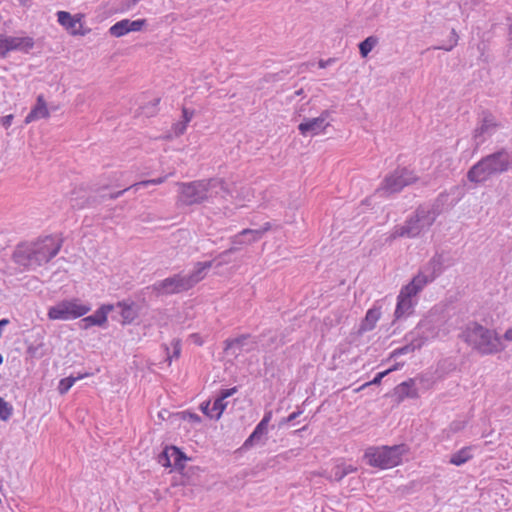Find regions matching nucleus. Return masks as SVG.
<instances>
[{
	"mask_svg": "<svg viewBox=\"0 0 512 512\" xmlns=\"http://www.w3.org/2000/svg\"><path fill=\"white\" fill-rule=\"evenodd\" d=\"M462 339L474 351L481 355H493L504 351L501 336L478 323H470L462 333Z\"/></svg>",
	"mask_w": 512,
	"mask_h": 512,
	"instance_id": "nucleus-1",
	"label": "nucleus"
},
{
	"mask_svg": "<svg viewBox=\"0 0 512 512\" xmlns=\"http://www.w3.org/2000/svg\"><path fill=\"white\" fill-rule=\"evenodd\" d=\"M512 167V149H503L490 154L474 164L467 173L473 183H483L493 175L503 173Z\"/></svg>",
	"mask_w": 512,
	"mask_h": 512,
	"instance_id": "nucleus-2",
	"label": "nucleus"
},
{
	"mask_svg": "<svg viewBox=\"0 0 512 512\" xmlns=\"http://www.w3.org/2000/svg\"><path fill=\"white\" fill-rule=\"evenodd\" d=\"M435 275L430 276L424 273H418L413 279L405 286H403L397 296V304L394 312L396 320L408 317L413 314L414 307L417 304L415 297L423 288L431 281H433Z\"/></svg>",
	"mask_w": 512,
	"mask_h": 512,
	"instance_id": "nucleus-3",
	"label": "nucleus"
},
{
	"mask_svg": "<svg viewBox=\"0 0 512 512\" xmlns=\"http://www.w3.org/2000/svg\"><path fill=\"white\" fill-rule=\"evenodd\" d=\"M406 452L405 445L369 447L364 458L370 466L385 470L398 466Z\"/></svg>",
	"mask_w": 512,
	"mask_h": 512,
	"instance_id": "nucleus-4",
	"label": "nucleus"
},
{
	"mask_svg": "<svg viewBox=\"0 0 512 512\" xmlns=\"http://www.w3.org/2000/svg\"><path fill=\"white\" fill-rule=\"evenodd\" d=\"M218 188L223 189L222 180L214 179L207 182L183 184L180 188L179 200L186 205L199 203L218 194Z\"/></svg>",
	"mask_w": 512,
	"mask_h": 512,
	"instance_id": "nucleus-5",
	"label": "nucleus"
},
{
	"mask_svg": "<svg viewBox=\"0 0 512 512\" xmlns=\"http://www.w3.org/2000/svg\"><path fill=\"white\" fill-rule=\"evenodd\" d=\"M436 220V213L429 208H419L402 226L395 228L393 237H416L426 232Z\"/></svg>",
	"mask_w": 512,
	"mask_h": 512,
	"instance_id": "nucleus-6",
	"label": "nucleus"
},
{
	"mask_svg": "<svg viewBox=\"0 0 512 512\" xmlns=\"http://www.w3.org/2000/svg\"><path fill=\"white\" fill-rule=\"evenodd\" d=\"M62 239L58 235L39 237L20 245L19 254L26 256H56L61 249Z\"/></svg>",
	"mask_w": 512,
	"mask_h": 512,
	"instance_id": "nucleus-7",
	"label": "nucleus"
},
{
	"mask_svg": "<svg viewBox=\"0 0 512 512\" xmlns=\"http://www.w3.org/2000/svg\"><path fill=\"white\" fill-rule=\"evenodd\" d=\"M91 310L89 305L82 303L79 299H66L58 302L48 309L47 316L50 320L67 321L77 319L86 315Z\"/></svg>",
	"mask_w": 512,
	"mask_h": 512,
	"instance_id": "nucleus-8",
	"label": "nucleus"
},
{
	"mask_svg": "<svg viewBox=\"0 0 512 512\" xmlns=\"http://www.w3.org/2000/svg\"><path fill=\"white\" fill-rule=\"evenodd\" d=\"M152 289L157 296H165L188 291L191 287L184 275L177 274L155 283Z\"/></svg>",
	"mask_w": 512,
	"mask_h": 512,
	"instance_id": "nucleus-9",
	"label": "nucleus"
},
{
	"mask_svg": "<svg viewBox=\"0 0 512 512\" xmlns=\"http://www.w3.org/2000/svg\"><path fill=\"white\" fill-rule=\"evenodd\" d=\"M34 47V40L29 36H7L0 34V58L12 51L27 53Z\"/></svg>",
	"mask_w": 512,
	"mask_h": 512,
	"instance_id": "nucleus-10",
	"label": "nucleus"
},
{
	"mask_svg": "<svg viewBox=\"0 0 512 512\" xmlns=\"http://www.w3.org/2000/svg\"><path fill=\"white\" fill-rule=\"evenodd\" d=\"M415 180L416 177L412 171L405 168L397 169L385 178L381 191L385 193L399 192L403 187L413 183Z\"/></svg>",
	"mask_w": 512,
	"mask_h": 512,
	"instance_id": "nucleus-11",
	"label": "nucleus"
},
{
	"mask_svg": "<svg viewBox=\"0 0 512 512\" xmlns=\"http://www.w3.org/2000/svg\"><path fill=\"white\" fill-rule=\"evenodd\" d=\"M147 25L146 19H122L109 28V33L116 38L123 37L132 32H140Z\"/></svg>",
	"mask_w": 512,
	"mask_h": 512,
	"instance_id": "nucleus-12",
	"label": "nucleus"
},
{
	"mask_svg": "<svg viewBox=\"0 0 512 512\" xmlns=\"http://www.w3.org/2000/svg\"><path fill=\"white\" fill-rule=\"evenodd\" d=\"M328 112H323L319 117L307 119L298 126L299 132L303 136H316L325 131L328 127Z\"/></svg>",
	"mask_w": 512,
	"mask_h": 512,
	"instance_id": "nucleus-13",
	"label": "nucleus"
},
{
	"mask_svg": "<svg viewBox=\"0 0 512 512\" xmlns=\"http://www.w3.org/2000/svg\"><path fill=\"white\" fill-rule=\"evenodd\" d=\"M58 23L72 35H85L83 31L82 15H72L66 11L57 12Z\"/></svg>",
	"mask_w": 512,
	"mask_h": 512,
	"instance_id": "nucleus-14",
	"label": "nucleus"
},
{
	"mask_svg": "<svg viewBox=\"0 0 512 512\" xmlns=\"http://www.w3.org/2000/svg\"><path fill=\"white\" fill-rule=\"evenodd\" d=\"M186 460L187 458L183 452L175 446L165 448L159 456V462L164 467H174L180 470L184 469Z\"/></svg>",
	"mask_w": 512,
	"mask_h": 512,
	"instance_id": "nucleus-15",
	"label": "nucleus"
},
{
	"mask_svg": "<svg viewBox=\"0 0 512 512\" xmlns=\"http://www.w3.org/2000/svg\"><path fill=\"white\" fill-rule=\"evenodd\" d=\"M114 309L112 304L101 305L93 315L87 316L82 319L84 328L87 329L91 326H104L108 320V314Z\"/></svg>",
	"mask_w": 512,
	"mask_h": 512,
	"instance_id": "nucleus-16",
	"label": "nucleus"
},
{
	"mask_svg": "<svg viewBox=\"0 0 512 512\" xmlns=\"http://www.w3.org/2000/svg\"><path fill=\"white\" fill-rule=\"evenodd\" d=\"M261 237V233L258 230L246 229L240 234L235 236L231 247V252H237L242 249V246L251 243Z\"/></svg>",
	"mask_w": 512,
	"mask_h": 512,
	"instance_id": "nucleus-17",
	"label": "nucleus"
},
{
	"mask_svg": "<svg viewBox=\"0 0 512 512\" xmlns=\"http://www.w3.org/2000/svg\"><path fill=\"white\" fill-rule=\"evenodd\" d=\"M495 128V123L492 119H484L481 124L474 130L473 140L475 147H479L488 136L492 134Z\"/></svg>",
	"mask_w": 512,
	"mask_h": 512,
	"instance_id": "nucleus-18",
	"label": "nucleus"
},
{
	"mask_svg": "<svg viewBox=\"0 0 512 512\" xmlns=\"http://www.w3.org/2000/svg\"><path fill=\"white\" fill-rule=\"evenodd\" d=\"M237 391V387H232L221 391L220 396L216 398L211 405V410L215 419H219L226 409L227 403L225 402V399L234 395Z\"/></svg>",
	"mask_w": 512,
	"mask_h": 512,
	"instance_id": "nucleus-19",
	"label": "nucleus"
},
{
	"mask_svg": "<svg viewBox=\"0 0 512 512\" xmlns=\"http://www.w3.org/2000/svg\"><path fill=\"white\" fill-rule=\"evenodd\" d=\"M49 116V110L47 104L42 95L38 96L35 106L32 108L30 113L25 118V123L29 124L39 119L47 118Z\"/></svg>",
	"mask_w": 512,
	"mask_h": 512,
	"instance_id": "nucleus-20",
	"label": "nucleus"
},
{
	"mask_svg": "<svg viewBox=\"0 0 512 512\" xmlns=\"http://www.w3.org/2000/svg\"><path fill=\"white\" fill-rule=\"evenodd\" d=\"M212 266V262H199L196 264L193 272L189 275H184L190 285L193 288L198 282H200L206 276V271Z\"/></svg>",
	"mask_w": 512,
	"mask_h": 512,
	"instance_id": "nucleus-21",
	"label": "nucleus"
},
{
	"mask_svg": "<svg viewBox=\"0 0 512 512\" xmlns=\"http://www.w3.org/2000/svg\"><path fill=\"white\" fill-rule=\"evenodd\" d=\"M117 307L121 309L122 324H130L138 317V311L133 302L129 303L121 301L117 303Z\"/></svg>",
	"mask_w": 512,
	"mask_h": 512,
	"instance_id": "nucleus-22",
	"label": "nucleus"
},
{
	"mask_svg": "<svg viewBox=\"0 0 512 512\" xmlns=\"http://www.w3.org/2000/svg\"><path fill=\"white\" fill-rule=\"evenodd\" d=\"M472 447L471 446H465L458 450L457 452L453 453L450 457V464L455 466H461L468 461H470L473 458V454L471 453Z\"/></svg>",
	"mask_w": 512,
	"mask_h": 512,
	"instance_id": "nucleus-23",
	"label": "nucleus"
},
{
	"mask_svg": "<svg viewBox=\"0 0 512 512\" xmlns=\"http://www.w3.org/2000/svg\"><path fill=\"white\" fill-rule=\"evenodd\" d=\"M414 379H408L398 385L397 390L400 393V400L405 398H417L418 392L414 389Z\"/></svg>",
	"mask_w": 512,
	"mask_h": 512,
	"instance_id": "nucleus-24",
	"label": "nucleus"
},
{
	"mask_svg": "<svg viewBox=\"0 0 512 512\" xmlns=\"http://www.w3.org/2000/svg\"><path fill=\"white\" fill-rule=\"evenodd\" d=\"M381 317V309L380 308H371L367 311L365 319L363 321V329L372 330L378 320Z\"/></svg>",
	"mask_w": 512,
	"mask_h": 512,
	"instance_id": "nucleus-25",
	"label": "nucleus"
},
{
	"mask_svg": "<svg viewBox=\"0 0 512 512\" xmlns=\"http://www.w3.org/2000/svg\"><path fill=\"white\" fill-rule=\"evenodd\" d=\"M88 376H90V374L85 373V374H80L77 377L70 376V377L61 379L58 384L59 393L61 395L66 394L70 390V388L75 384L76 381L81 380Z\"/></svg>",
	"mask_w": 512,
	"mask_h": 512,
	"instance_id": "nucleus-26",
	"label": "nucleus"
},
{
	"mask_svg": "<svg viewBox=\"0 0 512 512\" xmlns=\"http://www.w3.org/2000/svg\"><path fill=\"white\" fill-rule=\"evenodd\" d=\"M378 39L374 36L367 37L364 41L359 44V50L362 57H367L368 54L377 45Z\"/></svg>",
	"mask_w": 512,
	"mask_h": 512,
	"instance_id": "nucleus-27",
	"label": "nucleus"
},
{
	"mask_svg": "<svg viewBox=\"0 0 512 512\" xmlns=\"http://www.w3.org/2000/svg\"><path fill=\"white\" fill-rule=\"evenodd\" d=\"M267 425L262 423L261 421L258 423L252 434L247 438L244 443L245 447H249L253 444L254 440L259 439L264 433H266Z\"/></svg>",
	"mask_w": 512,
	"mask_h": 512,
	"instance_id": "nucleus-28",
	"label": "nucleus"
},
{
	"mask_svg": "<svg viewBox=\"0 0 512 512\" xmlns=\"http://www.w3.org/2000/svg\"><path fill=\"white\" fill-rule=\"evenodd\" d=\"M355 471H356V468L351 465L347 466V467H344L343 465H337L335 467L334 478L339 481L343 477H345L347 474L355 472Z\"/></svg>",
	"mask_w": 512,
	"mask_h": 512,
	"instance_id": "nucleus-29",
	"label": "nucleus"
},
{
	"mask_svg": "<svg viewBox=\"0 0 512 512\" xmlns=\"http://www.w3.org/2000/svg\"><path fill=\"white\" fill-rule=\"evenodd\" d=\"M396 369H397V366H394V367L389 368V369H387V370H385L383 372L378 373L372 381L365 383L364 385H362L361 388H365V387L370 386V385H378V384H380L381 380L386 375H388L390 372H392V371H394Z\"/></svg>",
	"mask_w": 512,
	"mask_h": 512,
	"instance_id": "nucleus-30",
	"label": "nucleus"
},
{
	"mask_svg": "<svg viewBox=\"0 0 512 512\" xmlns=\"http://www.w3.org/2000/svg\"><path fill=\"white\" fill-rule=\"evenodd\" d=\"M435 157L437 158H444L439 169H440V172H444L446 170H449L451 165H452V157L449 156L448 154H436Z\"/></svg>",
	"mask_w": 512,
	"mask_h": 512,
	"instance_id": "nucleus-31",
	"label": "nucleus"
},
{
	"mask_svg": "<svg viewBox=\"0 0 512 512\" xmlns=\"http://www.w3.org/2000/svg\"><path fill=\"white\" fill-rule=\"evenodd\" d=\"M12 409L2 398H0V419L7 420L11 416Z\"/></svg>",
	"mask_w": 512,
	"mask_h": 512,
	"instance_id": "nucleus-32",
	"label": "nucleus"
},
{
	"mask_svg": "<svg viewBox=\"0 0 512 512\" xmlns=\"http://www.w3.org/2000/svg\"><path fill=\"white\" fill-rule=\"evenodd\" d=\"M457 42H458V35L456 34L455 30L453 29L450 33L449 43L447 45H441L437 48L443 49L446 51H450L457 45Z\"/></svg>",
	"mask_w": 512,
	"mask_h": 512,
	"instance_id": "nucleus-33",
	"label": "nucleus"
},
{
	"mask_svg": "<svg viewBox=\"0 0 512 512\" xmlns=\"http://www.w3.org/2000/svg\"><path fill=\"white\" fill-rule=\"evenodd\" d=\"M163 182H164V178L145 180V181H141L139 183L132 185L130 188L138 190L141 187H147L148 185H151V184L157 185V184H161Z\"/></svg>",
	"mask_w": 512,
	"mask_h": 512,
	"instance_id": "nucleus-34",
	"label": "nucleus"
},
{
	"mask_svg": "<svg viewBox=\"0 0 512 512\" xmlns=\"http://www.w3.org/2000/svg\"><path fill=\"white\" fill-rule=\"evenodd\" d=\"M186 129H187L186 123H183L181 121L174 124V126H173V132H174L175 136L182 135L186 131Z\"/></svg>",
	"mask_w": 512,
	"mask_h": 512,
	"instance_id": "nucleus-35",
	"label": "nucleus"
},
{
	"mask_svg": "<svg viewBox=\"0 0 512 512\" xmlns=\"http://www.w3.org/2000/svg\"><path fill=\"white\" fill-rule=\"evenodd\" d=\"M201 410H202V412H203L206 416H208V417H210V418H214V414H213V412H212V410H211V402H210V401L203 402V403L201 404Z\"/></svg>",
	"mask_w": 512,
	"mask_h": 512,
	"instance_id": "nucleus-36",
	"label": "nucleus"
},
{
	"mask_svg": "<svg viewBox=\"0 0 512 512\" xmlns=\"http://www.w3.org/2000/svg\"><path fill=\"white\" fill-rule=\"evenodd\" d=\"M172 346H173V349H174V357L175 358H179L180 356V353H181V343H180V340H174L172 342Z\"/></svg>",
	"mask_w": 512,
	"mask_h": 512,
	"instance_id": "nucleus-37",
	"label": "nucleus"
},
{
	"mask_svg": "<svg viewBox=\"0 0 512 512\" xmlns=\"http://www.w3.org/2000/svg\"><path fill=\"white\" fill-rule=\"evenodd\" d=\"M192 118H193V112H191L187 109H183V120L181 122L186 123V125H188V123L191 121Z\"/></svg>",
	"mask_w": 512,
	"mask_h": 512,
	"instance_id": "nucleus-38",
	"label": "nucleus"
},
{
	"mask_svg": "<svg viewBox=\"0 0 512 512\" xmlns=\"http://www.w3.org/2000/svg\"><path fill=\"white\" fill-rule=\"evenodd\" d=\"M12 120H13V115H6L4 116L2 119H1V123L2 125L5 127V128H8L11 123H12Z\"/></svg>",
	"mask_w": 512,
	"mask_h": 512,
	"instance_id": "nucleus-39",
	"label": "nucleus"
},
{
	"mask_svg": "<svg viewBox=\"0 0 512 512\" xmlns=\"http://www.w3.org/2000/svg\"><path fill=\"white\" fill-rule=\"evenodd\" d=\"M158 103H159L158 98L153 99V104H152L151 109L149 111H146L145 113L149 116L153 115L156 112V106L158 105Z\"/></svg>",
	"mask_w": 512,
	"mask_h": 512,
	"instance_id": "nucleus-40",
	"label": "nucleus"
},
{
	"mask_svg": "<svg viewBox=\"0 0 512 512\" xmlns=\"http://www.w3.org/2000/svg\"><path fill=\"white\" fill-rule=\"evenodd\" d=\"M503 338L506 341L512 342V326L505 331Z\"/></svg>",
	"mask_w": 512,
	"mask_h": 512,
	"instance_id": "nucleus-41",
	"label": "nucleus"
},
{
	"mask_svg": "<svg viewBox=\"0 0 512 512\" xmlns=\"http://www.w3.org/2000/svg\"><path fill=\"white\" fill-rule=\"evenodd\" d=\"M271 418H272V412H267V413L264 415V417H263V419L261 420V422H262V423H264V424H266V425L268 426V424H269V422H270Z\"/></svg>",
	"mask_w": 512,
	"mask_h": 512,
	"instance_id": "nucleus-42",
	"label": "nucleus"
},
{
	"mask_svg": "<svg viewBox=\"0 0 512 512\" xmlns=\"http://www.w3.org/2000/svg\"><path fill=\"white\" fill-rule=\"evenodd\" d=\"M217 190H218V194H214L213 197L216 196V195H221V197H224L223 193L226 192L225 186L223 185V189L218 188Z\"/></svg>",
	"mask_w": 512,
	"mask_h": 512,
	"instance_id": "nucleus-43",
	"label": "nucleus"
},
{
	"mask_svg": "<svg viewBox=\"0 0 512 512\" xmlns=\"http://www.w3.org/2000/svg\"><path fill=\"white\" fill-rule=\"evenodd\" d=\"M326 65H327V63H326V62H324V61H320V62H319V67H320V68H325V67H326Z\"/></svg>",
	"mask_w": 512,
	"mask_h": 512,
	"instance_id": "nucleus-44",
	"label": "nucleus"
},
{
	"mask_svg": "<svg viewBox=\"0 0 512 512\" xmlns=\"http://www.w3.org/2000/svg\"><path fill=\"white\" fill-rule=\"evenodd\" d=\"M190 417L192 418V420L200 421V418L197 415H190Z\"/></svg>",
	"mask_w": 512,
	"mask_h": 512,
	"instance_id": "nucleus-45",
	"label": "nucleus"
},
{
	"mask_svg": "<svg viewBox=\"0 0 512 512\" xmlns=\"http://www.w3.org/2000/svg\"><path fill=\"white\" fill-rule=\"evenodd\" d=\"M297 417V413H292L290 416H289V420H293Z\"/></svg>",
	"mask_w": 512,
	"mask_h": 512,
	"instance_id": "nucleus-46",
	"label": "nucleus"
},
{
	"mask_svg": "<svg viewBox=\"0 0 512 512\" xmlns=\"http://www.w3.org/2000/svg\"><path fill=\"white\" fill-rule=\"evenodd\" d=\"M509 36L512 38V21H511V24L509 26Z\"/></svg>",
	"mask_w": 512,
	"mask_h": 512,
	"instance_id": "nucleus-47",
	"label": "nucleus"
},
{
	"mask_svg": "<svg viewBox=\"0 0 512 512\" xmlns=\"http://www.w3.org/2000/svg\"><path fill=\"white\" fill-rule=\"evenodd\" d=\"M407 349H408L407 347H406V348H403V349H400V350H398V351H397V353H400V354H401V353H404Z\"/></svg>",
	"mask_w": 512,
	"mask_h": 512,
	"instance_id": "nucleus-48",
	"label": "nucleus"
},
{
	"mask_svg": "<svg viewBox=\"0 0 512 512\" xmlns=\"http://www.w3.org/2000/svg\"><path fill=\"white\" fill-rule=\"evenodd\" d=\"M71 205H72L73 207H79L81 204H79V203H71Z\"/></svg>",
	"mask_w": 512,
	"mask_h": 512,
	"instance_id": "nucleus-49",
	"label": "nucleus"
}]
</instances>
